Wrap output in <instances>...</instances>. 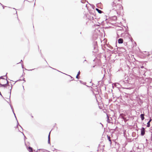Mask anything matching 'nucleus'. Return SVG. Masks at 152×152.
Wrapping results in <instances>:
<instances>
[{
    "label": "nucleus",
    "mask_w": 152,
    "mask_h": 152,
    "mask_svg": "<svg viewBox=\"0 0 152 152\" xmlns=\"http://www.w3.org/2000/svg\"><path fill=\"white\" fill-rule=\"evenodd\" d=\"M85 1V0H82L81 1V2L82 3H84Z\"/></svg>",
    "instance_id": "obj_17"
},
{
    "label": "nucleus",
    "mask_w": 152,
    "mask_h": 152,
    "mask_svg": "<svg viewBox=\"0 0 152 152\" xmlns=\"http://www.w3.org/2000/svg\"><path fill=\"white\" fill-rule=\"evenodd\" d=\"M23 80V81H24V82H25V80H24V79Z\"/></svg>",
    "instance_id": "obj_27"
},
{
    "label": "nucleus",
    "mask_w": 152,
    "mask_h": 152,
    "mask_svg": "<svg viewBox=\"0 0 152 152\" xmlns=\"http://www.w3.org/2000/svg\"><path fill=\"white\" fill-rule=\"evenodd\" d=\"M140 67L141 69H143V68H145L143 66H141Z\"/></svg>",
    "instance_id": "obj_18"
},
{
    "label": "nucleus",
    "mask_w": 152,
    "mask_h": 152,
    "mask_svg": "<svg viewBox=\"0 0 152 152\" xmlns=\"http://www.w3.org/2000/svg\"><path fill=\"white\" fill-rule=\"evenodd\" d=\"M16 13L17 14V11H16Z\"/></svg>",
    "instance_id": "obj_30"
},
{
    "label": "nucleus",
    "mask_w": 152,
    "mask_h": 152,
    "mask_svg": "<svg viewBox=\"0 0 152 152\" xmlns=\"http://www.w3.org/2000/svg\"><path fill=\"white\" fill-rule=\"evenodd\" d=\"M7 73H6V75L3 76H5L7 75Z\"/></svg>",
    "instance_id": "obj_24"
},
{
    "label": "nucleus",
    "mask_w": 152,
    "mask_h": 152,
    "mask_svg": "<svg viewBox=\"0 0 152 152\" xmlns=\"http://www.w3.org/2000/svg\"><path fill=\"white\" fill-rule=\"evenodd\" d=\"M50 132L48 136V143H50Z\"/></svg>",
    "instance_id": "obj_9"
},
{
    "label": "nucleus",
    "mask_w": 152,
    "mask_h": 152,
    "mask_svg": "<svg viewBox=\"0 0 152 152\" xmlns=\"http://www.w3.org/2000/svg\"><path fill=\"white\" fill-rule=\"evenodd\" d=\"M0 4H1V5H2V7H3V9H4V6H3L1 4V3H0Z\"/></svg>",
    "instance_id": "obj_20"
},
{
    "label": "nucleus",
    "mask_w": 152,
    "mask_h": 152,
    "mask_svg": "<svg viewBox=\"0 0 152 152\" xmlns=\"http://www.w3.org/2000/svg\"><path fill=\"white\" fill-rule=\"evenodd\" d=\"M122 49H123V52H124L125 51V49H124V48H122Z\"/></svg>",
    "instance_id": "obj_22"
},
{
    "label": "nucleus",
    "mask_w": 152,
    "mask_h": 152,
    "mask_svg": "<svg viewBox=\"0 0 152 152\" xmlns=\"http://www.w3.org/2000/svg\"><path fill=\"white\" fill-rule=\"evenodd\" d=\"M100 124H101L102 125V126H103V124H102L101 123H100Z\"/></svg>",
    "instance_id": "obj_28"
},
{
    "label": "nucleus",
    "mask_w": 152,
    "mask_h": 152,
    "mask_svg": "<svg viewBox=\"0 0 152 152\" xmlns=\"http://www.w3.org/2000/svg\"><path fill=\"white\" fill-rule=\"evenodd\" d=\"M28 150L30 152H32L33 151L32 148L30 146L28 147Z\"/></svg>",
    "instance_id": "obj_8"
},
{
    "label": "nucleus",
    "mask_w": 152,
    "mask_h": 152,
    "mask_svg": "<svg viewBox=\"0 0 152 152\" xmlns=\"http://www.w3.org/2000/svg\"><path fill=\"white\" fill-rule=\"evenodd\" d=\"M140 73L142 75H144L145 72L146 71V69L145 68H143V69H140V68L139 69Z\"/></svg>",
    "instance_id": "obj_2"
},
{
    "label": "nucleus",
    "mask_w": 152,
    "mask_h": 152,
    "mask_svg": "<svg viewBox=\"0 0 152 152\" xmlns=\"http://www.w3.org/2000/svg\"><path fill=\"white\" fill-rule=\"evenodd\" d=\"M0 85H1V86L2 87H7V86H8L7 85V84H1V83H0Z\"/></svg>",
    "instance_id": "obj_10"
},
{
    "label": "nucleus",
    "mask_w": 152,
    "mask_h": 152,
    "mask_svg": "<svg viewBox=\"0 0 152 152\" xmlns=\"http://www.w3.org/2000/svg\"><path fill=\"white\" fill-rule=\"evenodd\" d=\"M118 43L119 44H121L123 43V40L122 38H120L118 40Z\"/></svg>",
    "instance_id": "obj_4"
},
{
    "label": "nucleus",
    "mask_w": 152,
    "mask_h": 152,
    "mask_svg": "<svg viewBox=\"0 0 152 152\" xmlns=\"http://www.w3.org/2000/svg\"><path fill=\"white\" fill-rule=\"evenodd\" d=\"M80 71H79V72H78V73H77V74L76 76V78H77V79L79 78L78 76H79V75H80Z\"/></svg>",
    "instance_id": "obj_13"
},
{
    "label": "nucleus",
    "mask_w": 152,
    "mask_h": 152,
    "mask_svg": "<svg viewBox=\"0 0 152 152\" xmlns=\"http://www.w3.org/2000/svg\"><path fill=\"white\" fill-rule=\"evenodd\" d=\"M113 47H111L110 48V50H112V49H113Z\"/></svg>",
    "instance_id": "obj_21"
},
{
    "label": "nucleus",
    "mask_w": 152,
    "mask_h": 152,
    "mask_svg": "<svg viewBox=\"0 0 152 152\" xmlns=\"http://www.w3.org/2000/svg\"><path fill=\"white\" fill-rule=\"evenodd\" d=\"M33 69H31V70H30L31 71V70H33Z\"/></svg>",
    "instance_id": "obj_29"
},
{
    "label": "nucleus",
    "mask_w": 152,
    "mask_h": 152,
    "mask_svg": "<svg viewBox=\"0 0 152 152\" xmlns=\"http://www.w3.org/2000/svg\"><path fill=\"white\" fill-rule=\"evenodd\" d=\"M144 116V114H141V115H140V118H141V119L142 121L145 118Z\"/></svg>",
    "instance_id": "obj_5"
},
{
    "label": "nucleus",
    "mask_w": 152,
    "mask_h": 152,
    "mask_svg": "<svg viewBox=\"0 0 152 152\" xmlns=\"http://www.w3.org/2000/svg\"><path fill=\"white\" fill-rule=\"evenodd\" d=\"M12 86H11V88L10 89V95H11V90L12 89Z\"/></svg>",
    "instance_id": "obj_15"
},
{
    "label": "nucleus",
    "mask_w": 152,
    "mask_h": 152,
    "mask_svg": "<svg viewBox=\"0 0 152 152\" xmlns=\"http://www.w3.org/2000/svg\"><path fill=\"white\" fill-rule=\"evenodd\" d=\"M145 129L144 127H142L141 129V134L143 136L145 134Z\"/></svg>",
    "instance_id": "obj_3"
},
{
    "label": "nucleus",
    "mask_w": 152,
    "mask_h": 152,
    "mask_svg": "<svg viewBox=\"0 0 152 152\" xmlns=\"http://www.w3.org/2000/svg\"><path fill=\"white\" fill-rule=\"evenodd\" d=\"M107 137L108 139V140L110 142V144H111V143H112V142H111V140L110 139V137L109 136H108V135H107Z\"/></svg>",
    "instance_id": "obj_12"
},
{
    "label": "nucleus",
    "mask_w": 152,
    "mask_h": 152,
    "mask_svg": "<svg viewBox=\"0 0 152 152\" xmlns=\"http://www.w3.org/2000/svg\"><path fill=\"white\" fill-rule=\"evenodd\" d=\"M112 9L116 11L118 15H120V12L123 10L121 4L116 3V1H114L112 4Z\"/></svg>",
    "instance_id": "obj_1"
},
{
    "label": "nucleus",
    "mask_w": 152,
    "mask_h": 152,
    "mask_svg": "<svg viewBox=\"0 0 152 152\" xmlns=\"http://www.w3.org/2000/svg\"><path fill=\"white\" fill-rule=\"evenodd\" d=\"M23 65L22 64V68H23Z\"/></svg>",
    "instance_id": "obj_26"
},
{
    "label": "nucleus",
    "mask_w": 152,
    "mask_h": 152,
    "mask_svg": "<svg viewBox=\"0 0 152 152\" xmlns=\"http://www.w3.org/2000/svg\"><path fill=\"white\" fill-rule=\"evenodd\" d=\"M107 122L108 123H111L110 120L109 119V117H108V116L107 115Z\"/></svg>",
    "instance_id": "obj_11"
},
{
    "label": "nucleus",
    "mask_w": 152,
    "mask_h": 152,
    "mask_svg": "<svg viewBox=\"0 0 152 152\" xmlns=\"http://www.w3.org/2000/svg\"><path fill=\"white\" fill-rule=\"evenodd\" d=\"M86 61V60H85L84 61V62H83V63L84 62V61Z\"/></svg>",
    "instance_id": "obj_23"
},
{
    "label": "nucleus",
    "mask_w": 152,
    "mask_h": 152,
    "mask_svg": "<svg viewBox=\"0 0 152 152\" xmlns=\"http://www.w3.org/2000/svg\"><path fill=\"white\" fill-rule=\"evenodd\" d=\"M151 121V118H150V120H149V121L147 123V127H149L150 126V123Z\"/></svg>",
    "instance_id": "obj_6"
},
{
    "label": "nucleus",
    "mask_w": 152,
    "mask_h": 152,
    "mask_svg": "<svg viewBox=\"0 0 152 152\" xmlns=\"http://www.w3.org/2000/svg\"><path fill=\"white\" fill-rule=\"evenodd\" d=\"M86 7H87V4L86 5Z\"/></svg>",
    "instance_id": "obj_32"
},
{
    "label": "nucleus",
    "mask_w": 152,
    "mask_h": 152,
    "mask_svg": "<svg viewBox=\"0 0 152 152\" xmlns=\"http://www.w3.org/2000/svg\"><path fill=\"white\" fill-rule=\"evenodd\" d=\"M13 9H15V10H16V9H15V8H13Z\"/></svg>",
    "instance_id": "obj_31"
},
{
    "label": "nucleus",
    "mask_w": 152,
    "mask_h": 152,
    "mask_svg": "<svg viewBox=\"0 0 152 152\" xmlns=\"http://www.w3.org/2000/svg\"><path fill=\"white\" fill-rule=\"evenodd\" d=\"M96 10L100 14L102 13L103 12L101 10H99L98 8H96Z\"/></svg>",
    "instance_id": "obj_7"
},
{
    "label": "nucleus",
    "mask_w": 152,
    "mask_h": 152,
    "mask_svg": "<svg viewBox=\"0 0 152 152\" xmlns=\"http://www.w3.org/2000/svg\"><path fill=\"white\" fill-rule=\"evenodd\" d=\"M38 150H39L40 151L44 152L45 151V150L44 149H39Z\"/></svg>",
    "instance_id": "obj_16"
},
{
    "label": "nucleus",
    "mask_w": 152,
    "mask_h": 152,
    "mask_svg": "<svg viewBox=\"0 0 152 152\" xmlns=\"http://www.w3.org/2000/svg\"><path fill=\"white\" fill-rule=\"evenodd\" d=\"M6 80H7V86H9V85H8V81H7V79H6Z\"/></svg>",
    "instance_id": "obj_19"
},
{
    "label": "nucleus",
    "mask_w": 152,
    "mask_h": 152,
    "mask_svg": "<svg viewBox=\"0 0 152 152\" xmlns=\"http://www.w3.org/2000/svg\"><path fill=\"white\" fill-rule=\"evenodd\" d=\"M10 106H11V109H12V111L13 112V113H14V114L15 115V117L16 118V117L15 116V113H14V110H13V107L11 105H10Z\"/></svg>",
    "instance_id": "obj_14"
},
{
    "label": "nucleus",
    "mask_w": 152,
    "mask_h": 152,
    "mask_svg": "<svg viewBox=\"0 0 152 152\" xmlns=\"http://www.w3.org/2000/svg\"><path fill=\"white\" fill-rule=\"evenodd\" d=\"M118 32H117V34L118 35Z\"/></svg>",
    "instance_id": "obj_25"
}]
</instances>
